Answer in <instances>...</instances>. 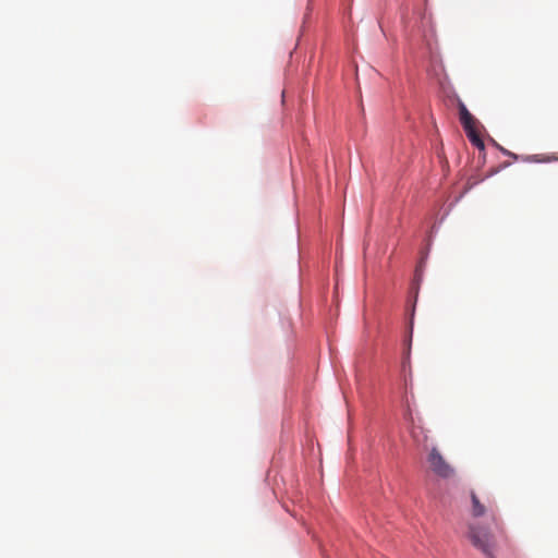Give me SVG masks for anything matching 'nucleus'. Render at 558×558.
I'll return each mask as SVG.
<instances>
[{
	"label": "nucleus",
	"mask_w": 558,
	"mask_h": 558,
	"mask_svg": "<svg viewBox=\"0 0 558 558\" xmlns=\"http://www.w3.org/2000/svg\"><path fill=\"white\" fill-rule=\"evenodd\" d=\"M468 537L471 544L480 550L486 558H496L497 543L488 527L471 524L469 526Z\"/></svg>",
	"instance_id": "nucleus-1"
},
{
	"label": "nucleus",
	"mask_w": 558,
	"mask_h": 558,
	"mask_svg": "<svg viewBox=\"0 0 558 558\" xmlns=\"http://www.w3.org/2000/svg\"><path fill=\"white\" fill-rule=\"evenodd\" d=\"M428 463L433 472L441 477L447 478L452 476L454 473L452 466L444 459L436 448H433L429 452Z\"/></svg>",
	"instance_id": "nucleus-2"
},
{
	"label": "nucleus",
	"mask_w": 558,
	"mask_h": 558,
	"mask_svg": "<svg viewBox=\"0 0 558 558\" xmlns=\"http://www.w3.org/2000/svg\"><path fill=\"white\" fill-rule=\"evenodd\" d=\"M459 116L460 122L464 129V131H470L472 129H476L477 120L470 113L463 102H459Z\"/></svg>",
	"instance_id": "nucleus-3"
},
{
	"label": "nucleus",
	"mask_w": 558,
	"mask_h": 558,
	"mask_svg": "<svg viewBox=\"0 0 558 558\" xmlns=\"http://www.w3.org/2000/svg\"><path fill=\"white\" fill-rule=\"evenodd\" d=\"M471 501H472V515L473 517H482L486 513L485 506L480 501L478 497L474 492H471Z\"/></svg>",
	"instance_id": "nucleus-4"
},
{
	"label": "nucleus",
	"mask_w": 558,
	"mask_h": 558,
	"mask_svg": "<svg viewBox=\"0 0 558 558\" xmlns=\"http://www.w3.org/2000/svg\"><path fill=\"white\" fill-rule=\"evenodd\" d=\"M468 138L470 142L477 147L478 149H484V142L482 141L476 129H472L470 131H465Z\"/></svg>",
	"instance_id": "nucleus-5"
},
{
	"label": "nucleus",
	"mask_w": 558,
	"mask_h": 558,
	"mask_svg": "<svg viewBox=\"0 0 558 558\" xmlns=\"http://www.w3.org/2000/svg\"><path fill=\"white\" fill-rule=\"evenodd\" d=\"M532 160L536 161V162H550V161L558 160V158L555 156H548V157L533 156Z\"/></svg>",
	"instance_id": "nucleus-6"
},
{
	"label": "nucleus",
	"mask_w": 558,
	"mask_h": 558,
	"mask_svg": "<svg viewBox=\"0 0 558 558\" xmlns=\"http://www.w3.org/2000/svg\"><path fill=\"white\" fill-rule=\"evenodd\" d=\"M502 153H506V155H511L509 151H506V149H502Z\"/></svg>",
	"instance_id": "nucleus-7"
},
{
	"label": "nucleus",
	"mask_w": 558,
	"mask_h": 558,
	"mask_svg": "<svg viewBox=\"0 0 558 558\" xmlns=\"http://www.w3.org/2000/svg\"><path fill=\"white\" fill-rule=\"evenodd\" d=\"M502 153H506V155H511L509 151H506V149H502Z\"/></svg>",
	"instance_id": "nucleus-8"
}]
</instances>
